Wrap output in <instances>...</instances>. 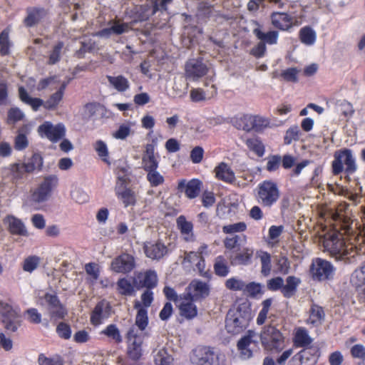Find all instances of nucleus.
I'll return each mask as SVG.
<instances>
[{
    "label": "nucleus",
    "instance_id": "nucleus-9",
    "mask_svg": "<svg viewBox=\"0 0 365 365\" xmlns=\"http://www.w3.org/2000/svg\"><path fill=\"white\" fill-rule=\"evenodd\" d=\"M209 71V67L201 58H191L185 64V76L186 79L197 81L205 76Z\"/></svg>",
    "mask_w": 365,
    "mask_h": 365
},
{
    "label": "nucleus",
    "instance_id": "nucleus-34",
    "mask_svg": "<svg viewBox=\"0 0 365 365\" xmlns=\"http://www.w3.org/2000/svg\"><path fill=\"white\" fill-rule=\"evenodd\" d=\"M312 338L305 328L300 327L296 329L294 336V344L296 346H307L312 343Z\"/></svg>",
    "mask_w": 365,
    "mask_h": 365
},
{
    "label": "nucleus",
    "instance_id": "nucleus-19",
    "mask_svg": "<svg viewBox=\"0 0 365 365\" xmlns=\"http://www.w3.org/2000/svg\"><path fill=\"white\" fill-rule=\"evenodd\" d=\"M128 353L133 359H138L141 356V344L142 339L138 334V331L135 327L129 329L128 334Z\"/></svg>",
    "mask_w": 365,
    "mask_h": 365
},
{
    "label": "nucleus",
    "instance_id": "nucleus-4",
    "mask_svg": "<svg viewBox=\"0 0 365 365\" xmlns=\"http://www.w3.org/2000/svg\"><path fill=\"white\" fill-rule=\"evenodd\" d=\"M262 346L267 350L280 351L283 348L284 337L273 326L264 327L260 334Z\"/></svg>",
    "mask_w": 365,
    "mask_h": 365
},
{
    "label": "nucleus",
    "instance_id": "nucleus-58",
    "mask_svg": "<svg viewBox=\"0 0 365 365\" xmlns=\"http://www.w3.org/2000/svg\"><path fill=\"white\" fill-rule=\"evenodd\" d=\"M277 272L282 274H287L290 269V262L285 256H279L276 262Z\"/></svg>",
    "mask_w": 365,
    "mask_h": 365
},
{
    "label": "nucleus",
    "instance_id": "nucleus-59",
    "mask_svg": "<svg viewBox=\"0 0 365 365\" xmlns=\"http://www.w3.org/2000/svg\"><path fill=\"white\" fill-rule=\"evenodd\" d=\"M225 287L227 289L232 291H243L245 282L237 277H231L226 280Z\"/></svg>",
    "mask_w": 365,
    "mask_h": 365
},
{
    "label": "nucleus",
    "instance_id": "nucleus-23",
    "mask_svg": "<svg viewBox=\"0 0 365 365\" xmlns=\"http://www.w3.org/2000/svg\"><path fill=\"white\" fill-rule=\"evenodd\" d=\"M110 314V307L106 302H98L91 316V322L93 325L98 326L108 319Z\"/></svg>",
    "mask_w": 365,
    "mask_h": 365
},
{
    "label": "nucleus",
    "instance_id": "nucleus-14",
    "mask_svg": "<svg viewBox=\"0 0 365 365\" xmlns=\"http://www.w3.org/2000/svg\"><path fill=\"white\" fill-rule=\"evenodd\" d=\"M257 346V334L253 331H248L247 334L242 337L237 343L240 357L248 359L252 356L253 351Z\"/></svg>",
    "mask_w": 365,
    "mask_h": 365
},
{
    "label": "nucleus",
    "instance_id": "nucleus-32",
    "mask_svg": "<svg viewBox=\"0 0 365 365\" xmlns=\"http://www.w3.org/2000/svg\"><path fill=\"white\" fill-rule=\"evenodd\" d=\"M27 16L24 19V24L32 27L41 21L46 16V11L42 9L29 8L26 10Z\"/></svg>",
    "mask_w": 365,
    "mask_h": 365
},
{
    "label": "nucleus",
    "instance_id": "nucleus-37",
    "mask_svg": "<svg viewBox=\"0 0 365 365\" xmlns=\"http://www.w3.org/2000/svg\"><path fill=\"white\" fill-rule=\"evenodd\" d=\"M301 280L294 276H289L286 279V284H283L282 293L286 298L292 297L296 292L297 286Z\"/></svg>",
    "mask_w": 365,
    "mask_h": 365
},
{
    "label": "nucleus",
    "instance_id": "nucleus-22",
    "mask_svg": "<svg viewBox=\"0 0 365 365\" xmlns=\"http://www.w3.org/2000/svg\"><path fill=\"white\" fill-rule=\"evenodd\" d=\"M182 263L195 264V269L202 277L208 278L210 275L209 271L206 269L204 257L195 252H185Z\"/></svg>",
    "mask_w": 365,
    "mask_h": 365
},
{
    "label": "nucleus",
    "instance_id": "nucleus-35",
    "mask_svg": "<svg viewBox=\"0 0 365 365\" xmlns=\"http://www.w3.org/2000/svg\"><path fill=\"white\" fill-rule=\"evenodd\" d=\"M254 250L252 247H244L242 251L237 253L231 259L233 265H246L250 263Z\"/></svg>",
    "mask_w": 365,
    "mask_h": 365
},
{
    "label": "nucleus",
    "instance_id": "nucleus-20",
    "mask_svg": "<svg viewBox=\"0 0 365 365\" xmlns=\"http://www.w3.org/2000/svg\"><path fill=\"white\" fill-rule=\"evenodd\" d=\"M134 267V258L128 254H123L117 257L111 263L112 270L118 273L130 272Z\"/></svg>",
    "mask_w": 365,
    "mask_h": 365
},
{
    "label": "nucleus",
    "instance_id": "nucleus-51",
    "mask_svg": "<svg viewBox=\"0 0 365 365\" xmlns=\"http://www.w3.org/2000/svg\"><path fill=\"white\" fill-rule=\"evenodd\" d=\"M258 256L262 264L261 272L264 276H268L271 272V255L267 252L261 251Z\"/></svg>",
    "mask_w": 365,
    "mask_h": 365
},
{
    "label": "nucleus",
    "instance_id": "nucleus-47",
    "mask_svg": "<svg viewBox=\"0 0 365 365\" xmlns=\"http://www.w3.org/2000/svg\"><path fill=\"white\" fill-rule=\"evenodd\" d=\"M189 83L185 82L182 79L175 81L173 87V97L182 98L187 93Z\"/></svg>",
    "mask_w": 365,
    "mask_h": 365
},
{
    "label": "nucleus",
    "instance_id": "nucleus-29",
    "mask_svg": "<svg viewBox=\"0 0 365 365\" xmlns=\"http://www.w3.org/2000/svg\"><path fill=\"white\" fill-rule=\"evenodd\" d=\"M325 318V313L323 308L317 304H312L309 310V317L307 319V324L314 327L322 324Z\"/></svg>",
    "mask_w": 365,
    "mask_h": 365
},
{
    "label": "nucleus",
    "instance_id": "nucleus-42",
    "mask_svg": "<svg viewBox=\"0 0 365 365\" xmlns=\"http://www.w3.org/2000/svg\"><path fill=\"white\" fill-rule=\"evenodd\" d=\"M24 164L25 166H21V168L26 169L27 173H31L35 170H40L41 168L43 159L39 154L35 153L27 163Z\"/></svg>",
    "mask_w": 365,
    "mask_h": 365
},
{
    "label": "nucleus",
    "instance_id": "nucleus-60",
    "mask_svg": "<svg viewBox=\"0 0 365 365\" xmlns=\"http://www.w3.org/2000/svg\"><path fill=\"white\" fill-rule=\"evenodd\" d=\"M63 98L62 91H56L44 103L43 107L46 109H54Z\"/></svg>",
    "mask_w": 365,
    "mask_h": 365
},
{
    "label": "nucleus",
    "instance_id": "nucleus-39",
    "mask_svg": "<svg viewBox=\"0 0 365 365\" xmlns=\"http://www.w3.org/2000/svg\"><path fill=\"white\" fill-rule=\"evenodd\" d=\"M154 14H155V11L153 9L152 6L145 4L137 6L135 7L134 22L146 21Z\"/></svg>",
    "mask_w": 365,
    "mask_h": 365
},
{
    "label": "nucleus",
    "instance_id": "nucleus-27",
    "mask_svg": "<svg viewBox=\"0 0 365 365\" xmlns=\"http://www.w3.org/2000/svg\"><path fill=\"white\" fill-rule=\"evenodd\" d=\"M4 222L8 225L9 232L13 235L28 236V231L24 222L12 215L7 216L4 219Z\"/></svg>",
    "mask_w": 365,
    "mask_h": 365
},
{
    "label": "nucleus",
    "instance_id": "nucleus-18",
    "mask_svg": "<svg viewBox=\"0 0 365 365\" xmlns=\"http://www.w3.org/2000/svg\"><path fill=\"white\" fill-rule=\"evenodd\" d=\"M155 146L154 143H148L145 146L142 157V167L145 171L158 168L160 155L155 153Z\"/></svg>",
    "mask_w": 365,
    "mask_h": 365
},
{
    "label": "nucleus",
    "instance_id": "nucleus-30",
    "mask_svg": "<svg viewBox=\"0 0 365 365\" xmlns=\"http://www.w3.org/2000/svg\"><path fill=\"white\" fill-rule=\"evenodd\" d=\"M106 78L110 86L119 93L125 92L130 88L128 79L123 75L107 76Z\"/></svg>",
    "mask_w": 365,
    "mask_h": 365
},
{
    "label": "nucleus",
    "instance_id": "nucleus-54",
    "mask_svg": "<svg viewBox=\"0 0 365 365\" xmlns=\"http://www.w3.org/2000/svg\"><path fill=\"white\" fill-rule=\"evenodd\" d=\"M27 129V126H24L20 130L15 138L14 148L17 150H22L25 149L28 145L29 141L26 135L23 133Z\"/></svg>",
    "mask_w": 365,
    "mask_h": 365
},
{
    "label": "nucleus",
    "instance_id": "nucleus-1",
    "mask_svg": "<svg viewBox=\"0 0 365 365\" xmlns=\"http://www.w3.org/2000/svg\"><path fill=\"white\" fill-rule=\"evenodd\" d=\"M343 230L325 235L322 242L324 251L336 260L349 259L357 253L356 237L350 226L344 225Z\"/></svg>",
    "mask_w": 365,
    "mask_h": 365
},
{
    "label": "nucleus",
    "instance_id": "nucleus-46",
    "mask_svg": "<svg viewBox=\"0 0 365 365\" xmlns=\"http://www.w3.org/2000/svg\"><path fill=\"white\" fill-rule=\"evenodd\" d=\"M146 179L152 187H158L163 184L164 177L158 171V169H151L145 171Z\"/></svg>",
    "mask_w": 365,
    "mask_h": 365
},
{
    "label": "nucleus",
    "instance_id": "nucleus-15",
    "mask_svg": "<svg viewBox=\"0 0 365 365\" xmlns=\"http://www.w3.org/2000/svg\"><path fill=\"white\" fill-rule=\"evenodd\" d=\"M133 284L138 289L144 287L146 289H152L158 284L157 273L151 269L135 273Z\"/></svg>",
    "mask_w": 365,
    "mask_h": 365
},
{
    "label": "nucleus",
    "instance_id": "nucleus-3",
    "mask_svg": "<svg viewBox=\"0 0 365 365\" xmlns=\"http://www.w3.org/2000/svg\"><path fill=\"white\" fill-rule=\"evenodd\" d=\"M279 198V190L272 180H264L257 187L256 199L264 207H270Z\"/></svg>",
    "mask_w": 365,
    "mask_h": 365
},
{
    "label": "nucleus",
    "instance_id": "nucleus-45",
    "mask_svg": "<svg viewBox=\"0 0 365 365\" xmlns=\"http://www.w3.org/2000/svg\"><path fill=\"white\" fill-rule=\"evenodd\" d=\"M335 110L346 117H350L354 113L352 105L346 100H337L334 103Z\"/></svg>",
    "mask_w": 365,
    "mask_h": 365
},
{
    "label": "nucleus",
    "instance_id": "nucleus-56",
    "mask_svg": "<svg viewBox=\"0 0 365 365\" xmlns=\"http://www.w3.org/2000/svg\"><path fill=\"white\" fill-rule=\"evenodd\" d=\"M9 35V29H5L0 34V53L2 56H5L9 53L10 46Z\"/></svg>",
    "mask_w": 365,
    "mask_h": 365
},
{
    "label": "nucleus",
    "instance_id": "nucleus-40",
    "mask_svg": "<svg viewBox=\"0 0 365 365\" xmlns=\"http://www.w3.org/2000/svg\"><path fill=\"white\" fill-rule=\"evenodd\" d=\"M154 361L156 365H171L173 358L161 347L154 351Z\"/></svg>",
    "mask_w": 365,
    "mask_h": 365
},
{
    "label": "nucleus",
    "instance_id": "nucleus-48",
    "mask_svg": "<svg viewBox=\"0 0 365 365\" xmlns=\"http://www.w3.org/2000/svg\"><path fill=\"white\" fill-rule=\"evenodd\" d=\"M118 289L120 294L125 296H130L134 292V284H132L130 282L125 279H120L117 282Z\"/></svg>",
    "mask_w": 365,
    "mask_h": 365
},
{
    "label": "nucleus",
    "instance_id": "nucleus-43",
    "mask_svg": "<svg viewBox=\"0 0 365 365\" xmlns=\"http://www.w3.org/2000/svg\"><path fill=\"white\" fill-rule=\"evenodd\" d=\"M351 283L356 287H363L365 291V266L356 269L351 276Z\"/></svg>",
    "mask_w": 365,
    "mask_h": 365
},
{
    "label": "nucleus",
    "instance_id": "nucleus-21",
    "mask_svg": "<svg viewBox=\"0 0 365 365\" xmlns=\"http://www.w3.org/2000/svg\"><path fill=\"white\" fill-rule=\"evenodd\" d=\"M202 186V182L196 178L192 179L189 182H186L185 179L179 181L178 190L184 191L185 195L189 199H193L198 196Z\"/></svg>",
    "mask_w": 365,
    "mask_h": 365
},
{
    "label": "nucleus",
    "instance_id": "nucleus-10",
    "mask_svg": "<svg viewBox=\"0 0 365 365\" xmlns=\"http://www.w3.org/2000/svg\"><path fill=\"white\" fill-rule=\"evenodd\" d=\"M272 25L283 31H289L294 26H299L302 22L286 12L274 11L270 15Z\"/></svg>",
    "mask_w": 365,
    "mask_h": 365
},
{
    "label": "nucleus",
    "instance_id": "nucleus-2",
    "mask_svg": "<svg viewBox=\"0 0 365 365\" xmlns=\"http://www.w3.org/2000/svg\"><path fill=\"white\" fill-rule=\"evenodd\" d=\"M334 160L332 162V170L335 175H339L344 170L345 166V172L351 175L357 170L356 158L351 150L344 148L339 150L334 153Z\"/></svg>",
    "mask_w": 365,
    "mask_h": 365
},
{
    "label": "nucleus",
    "instance_id": "nucleus-62",
    "mask_svg": "<svg viewBox=\"0 0 365 365\" xmlns=\"http://www.w3.org/2000/svg\"><path fill=\"white\" fill-rule=\"evenodd\" d=\"M111 24L115 29V35L117 36L128 33L131 29L130 24L122 22L120 20H111Z\"/></svg>",
    "mask_w": 365,
    "mask_h": 365
},
{
    "label": "nucleus",
    "instance_id": "nucleus-57",
    "mask_svg": "<svg viewBox=\"0 0 365 365\" xmlns=\"http://www.w3.org/2000/svg\"><path fill=\"white\" fill-rule=\"evenodd\" d=\"M24 113L19 108H11L8 111L7 123L15 124L23 120Z\"/></svg>",
    "mask_w": 365,
    "mask_h": 365
},
{
    "label": "nucleus",
    "instance_id": "nucleus-52",
    "mask_svg": "<svg viewBox=\"0 0 365 365\" xmlns=\"http://www.w3.org/2000/svg\"><path fill=\"white\" fill-rule=\"evenodd\" d=\"M40 262L41 259L39 257L35 255L29 256L23 262V270L31 273L38 267Z\"/></svg>",
    "mask_w": 365,
    "mask_h": 365
},
{
    "label": "nucleus",
    "instance_id": "nucleus-49",
    "mask_svg": "<svg viewBox=\"0 0 365 365\" xmlns=\"http://www.w3.org/2000/svg\"><path fill=\"white\" fill-rule=\"evenodd\" d=\"M248 148L255 153L259 157H262L264 153V146L262 143L257 138H249L246 141Z\"/></svg>",
    "mask_w": 365,
    "mask_h": 365
},
{
    "label": "nucleus",
    "instance_id": "nucleus-53",
    "mask_svg": "<svg viewBox=\"0 0 365 365\" xmlns=\"http://www.w3.org/2000/svg\"><path fill=\"white\" fill-rule=\"evenodd\" d=\"M102 334L107 336L109 338H111L117 343H120L122 341V336L120 335V331L115 324H109L108 325L103 331Z\"/></svg>",
    "mask_w": 365,
    "mask_h": 365
},
{
    "label": "nucleus",
    "instance_id": "nucleus-7",
    "mask_svg": "<svg viewBox=\"0 0 365 365\" xmlns=\"http://www.w3.org/2000/svg\"><path fill=\"white\" fill-rule=\"evenodd\" d=\"M58 184V178L56 175H48L34 190L31 195V200L35 202L46 201L51 195L53 189Z\"/></svg>",
    "mask_w": 365,
    "mask_h": 365
},
{
    "label": "nucleus",
    "instance_id": "nucleus-13",
    "mask_svg": "<svg viewBox=\"0 0 365 365\" xmlns=\"http://www.w3.org/2000/svg\"><path fill=\"white\" fill-rule=\"evenodd\" d=\"M267 120L264 118L250 115H242L234 119L233 124L239 130L250 131L252 129H259L262 125H267Z\"/></svg>",
    "mask_w": 365,
    "mask_h": 365
},
{
    "label": "nucleus",
    "instance_id": "nucleus-17",
    "mask_svg": "<svg viewBox=\"0 0 365 365\" xmlns=\"http://www.w3.org/2000/svg\"><path fill=\"white\" fill-rule=\"evenodd\" d=\"M127 183L125 176L118 177L115 187V192L117 197L122 202L125 207L135 204V193L130 189L126 188L125 185Z\"/></svg>",
    "mask_w": 365,
    "mask_h": 365
},
{
    "label": "nucleus",
    "instance_id": "nucleus-64",
    "mask_svg": "<svg viewBox=\"0 0 365 365\" xmlns=\"http://www.w3.org/2000/svg\"><path fill=\"white\" fill-rule=\"evenodd\" d=\"M38 363L39 365H63V361L60 357L48 358L43 354L39 355Z\"/></svg>",
    "mask_w": 365,
    "mask_h": 365
},
{
    "label": "nucleus",
    "instance_id": "nucleus-38",
    "mask_svg": "<svg viewBox=\"0 0 365 365\" xmlns=\"http://www.w3.org/2000/svg\"><path fill=\"white\" fill-rule=\"evenodd\" d=\"M301 42L307 46H312L317 40V33L310 26L302 28L299 32Z\"/></svg>",
    "mask_w": 365,
    "mask_h": 365
},
{
    "label": "nucleus",
    "instance_id": "nucleus-41",
    "mask_svg": "<svg viewBox=\"0 0 365 365\" xmlns=\"http://www.w3.org/2000/svg\"><path fill=\"white\" fill-rule=\"evenodd\" d=\"M214 270L215 274L220 277H226L228 274L230 269L227 260L223 256L220 255L215 258Z\"/></svg>",
    "mask_w": 365,
    "mask_h": 365
},
{
    "label": "nucleus",
    "instance_id": "nucleus-26",
    "mask_svg": "<svg viewBox=\"0 0 365 365\" xmlns=\"http://www.w3.org/2000/svg\"><path fill=\"white\" fill-rule=\"evenodd\" d=\"M213 355V351L206 346H197L192 352L191 361L197 365H203L210 361V358Z\"/></svg>",
    "mask_w": 365,
    "mask_h": 365
},
{
    "label": "nucleus",
    "instance_id": "nucleus-28",
    "mask_svg": "<svg viewBox=\"0 0 365 365\" xmlns=\"http://www.w3.org/2000/svg\"><path fill=\"white\" fill-rule=\"evenodd\" d=\"M253 34L262 43L266 46L275 45L278 42L279 34L277 31L272 30L267 32H264L259 27L253 29Z\"/></svg>",
    "mask_w": 365,
    "mask_h": 365
},
{
    "label": "nucleus",
    "instance_id": "nucleus-36",
    "mask_svg": "<svg viewBox=\"0 0 365 365\" xmlns=\"http://www.w3.org/2000/svg\"><path fill=\"white\" fill-rule=\"evenodd\" d=\"M19 94L20 99L25 103L29 105L34 110L36 111L38 108L43 106L45 102L41 98L31 97L25 88L22 86L19 88Z\"/></svg>",
    "mask_w": 365,
    "mask_h": 365
},
{
    "label": "nucleus",
    "instance_id": "nucleus-24",
    "mask_svg": "<svg viewBox=\"0 0 365 365\" xmlns=\"http://www.w3.org/2000/svg\"><path fill=\"white\" fill-rule=\"evenodd\" d=\"M209 294V287L205 282L193 281L189 285V291L186 296L192 298V300H198L206 297Z\"/></svg>",
    "mask_w": 365,
    "mask_h": 365
},
{
    "label": "nucleus",
    "instance_id": "nucleus-6",
    "mask_svg": "<svg viewBox=\"0 0 365 365\" xmlns=\"http://www.w3.org/2000/svg\"><path fill=\"white\" fill-rule=\"evenodd\" d=\"M0 315L6 330L14 332L20 327L19 311L18 309L13 308L9 304L0 302Z\"/></svg>",
    "mask_w": 365,
    "mask_h": 365
},
{
    "label": "nucleus",
    "instance_id": "nucleus-50",
    "mask_svg": "<svg viewBox=\"0 0 365 365\" xmlns=\"http://www.w3.org/2000/svg\"><path fill=\"white\" fill-rule=\"evenodd\" d=\"M93 147L99 158L103 162L110 165V163L108 159V150L107 145L103 141L99 140L94 143Z\"/></svg>",
    "mask_w": 365,
    "mask_h": 365
},
{
    "label": "nucleus",
    "instance_id": "nucleus-5",
    "mask_svg": "<svg viewBox=\"0 0 365 365\" xmlns=\"http://www.w3.org/2000/svg\"><path fill=\"white\" fill-rule=\"evenodd\" d=\"M309 271L314 279L324 281L334 277L335 268L330 262L322 258H316L312 260Z\"/></svg>",
    "mask_w": 365,
    "mask_h": 365
},
{
    "label": "nucleus",
    "instance_id": "nucleus-8",
    "mask_svg": "<svg viewBox=\"0 0 365 365\" xmlns=\"http://www.w3.org/2000/svg\"><path fill=\"white\" fill-rule=\"evenodd\" d=\"M250 317L240 311H230L226 318V329L229 333L238 334L248 325Z\"/></svg>",
    "mask_w": 365,
    "mask_h": 365
},
{
    "label": "nucleus",
    "instance_id": "nucleus-11",
    "mask_svg": "<svg viewBox=\"0 0 365 365\" xmlns=\"http://www.w3.org/2000/svg\"><path fill=\"white\" fill-rule=\"evenodd\" d=\"M66 127L63 123L53 125L50 121H45L38 128L39 135L53 143H56L62 139L66 135Z\"/></svg>",
    "mask_w": 365,
    "mask_h": 365
},
{
    "label": "nucleus",
    "instance_id": "nucleus-31",
    "mask_svg": "<svg viewBox=\"0 0 365 365\" xmlns=\"http://www.w3.org/2000/svg\"><path fill=\"white\" fill-rule=\"evenodd\" d=\"M215 176L218 180L232 183L235 180V175L231 168L225 163H220L215 168Z\"/></svg>",
    "mask_w": 365,
    "mask_h": 365
},
{
    "label": "nucleus",
    "instance_id": "nucleus-55",
    "mask_svg": "<svg viewBox=\"0 0 365 365\" xmlns=\"http://www.w3.org/2000/svg\"><path fill=\"white\" fill-rule=\"evenodd\" d=\"M247 229V225L244 222H239L234 224L227 225L222 227V232L225 234L233 235L242 232Z\"/></svg>",
    "mask_w": 365,
    "mask_h": 365
},
{
    "label": "nucleus",
    "instance_id": "nucleus-63",
    "mask_svg": "<svg viewBox=\"0 0 365 365\" xmlns=\"http://www.w3.org/2000/svg\"><path fill=\"white\" fill-rule=\"evenodd\" d=\"M177 227L180 230V233L193 231V225L191 222L187 221L184 215H180L176 220Z\"/></svg>",
    "mask_w": 365,
    "mask_h": 365
},
{
    "label": "nucleus",
    "instance_id": "nucleus-16",
    "mask_svg": "<svg viewBox=\"0 0 365 365\" xmlns=\"http://www.w3.org/2000/svg\"><path fill=\"white\" fill-rule=\"evenodd\" d=\"M175 245L168 243L166 246L160 240L155 242H147L144 245L146 256L153 259H159L175 248Z\"/></svg>",
    "mask_w": 365,
    "mask_h": 365
},
{
    "label": "nucleus",
    "instance_id": "nucleus-25",
    "mask_svg": "<svg viewBox=\"0 0 365 365\" xmlns=\"http://www.w3.org/2000/svg\"><path fill=\"white\" fill-rule=\"evenodd\" d=\"M180 301L178 305L182 316L187 319H192L197 315V308L193 304L194 300H192V298L184 294L180 297Z\"/></svg>",
    "mask_w": 365,
    "mask_h": 365
},
{
    "label": "nucleus",
    "instance_id": "nucleus-12",
    "mask_svg": "<svg viewBox=\"0 0 365 365\" xmlns=\"http://www.w3.org/2000/svg\"><path fill=\"white\" fill-rule=\"evenodd\" d=\"M319 356L317 347L305 348L289 360L288 365H315Z\"/></svg>",
    "mask_w": 365,
    "mask_h": 365
},
{
    "label": "nucleus",
    "instance_id": "nucleus-44",
    "mask_svg": "<svg viewBox=\"0 0 365 365\" xmlns=\"http://www.w3.org/2000/svg\"><path fill=\"white\" fill-rule=\"evenodd\" d=\"M247 237L245 235H235L227 237L223 240L224 246L227 250H233L240 245L242 242H246Z\"/></svg>",
    "mask_w": 365,
    "mask_h": 365
},
{
    "label": "nucleus",
    "instance_id": "nucleus-61",
    "mask_svg": "<svg viewBox=\"0 0 365 365\" xmlns=\"http://www.w3.org/2000/svg\"><path fill=\"white\" fill-rule=\"evenodd\" d=\"M71 198L79 204H83L88 200V195L81 188L75 187L71 192Z\"/></svg>",
    "mask_w": 365,
    "mask_h": 365
},
{
    "label": "nucleus",
    "instance_id": "nucleus-33",
    "mask_svg": "<svg viewBox=\"0 0 365 365\" xmlns=\"http://www.w3.org/2000/svg\"><path fill=\"white\" fill-rule=\"evenodd\" d=\"M134 308L138 310L135 317V325L140 330L143 331L148 324V310L138 300L134 302Z\"/></svg>",
    "mask_w": 365,
    "mask_h": 365
}]
</instances>
